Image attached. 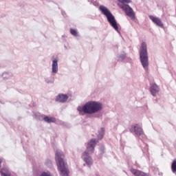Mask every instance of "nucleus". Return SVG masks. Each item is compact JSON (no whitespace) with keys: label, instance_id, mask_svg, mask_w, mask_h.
Instances as JSON below:
<instances>
[{"label":"nucleus","instance_id":"1","mask_svg":"<svg viewBox=\"0 0 176 176\" xmlns=\"http://www.w3.org/2000/svg\"><path fill=\"white\" fill-rule=\"evenodd\" d=\"M77 111L79 112L80 115H83V113L87 115H94V113L102 111V103L91 100L87 102L82 107L78 106L77 107Z\"/></svg>","mask_w":176,"mask_h":176},{"label":"nucleus","instance_id":"2","mask_svg":"<svg viewBox=\"0 0 176 176\" xmlns=\"http://www.w3.org/2000/svg\"><path fill=\"white\" fill-rule=\"evenodd\" d=\"M55 160L60 175L69 176V170L68 169V164L64 161V153L60 150H56L55 153Z\"/></svg>","mask_w":176,"mask_h":176},{"label":"nucleus","instance_id":"3","mask_svg":"<svg viewBox=\"0 0 176 176\" xmlns=\"http://www.w3.org/2000/svg\"><path fill=\"white\" fill-rule=\"evenodd\" d=\"M96 145L97 140L96 139H91L87 143V151L83 152L82 155V159L89 168L91 167L94 162L89 153H94V148H96Z\"/></svg>","mask_w":176,"mask_h":176},{"label":"nucleus","instance_id":"4","mask_svg":"<svg viewBox=\"0 0 176 176\" xmlns=\"http://www.w3.org/2000/svg\"><path fill=\"white\" fill-rule=\"evenodd\" d=\"M99 10L101 12L102 14L105 16L108 23L113 28V30H115V31H117V32H119V26L118 25V21H116L115 16L112 14V12H111L109 9L105 7V6H100Z\"/></svg>","mask_w":176,"mask_h":176},{"label":"nucleus","instance_id":"5","mask_svg":"<svg viewBox=\"0 0 176 176\" xmlns=\"http://www.w3.org/2000/svg\"><path fill=\"white\" fill-rule=\"evenodd\" d=\"M140 61L145 71L148 70L149 67V56H148V47L146 43L143 42L141 44L140 50L139 51Z\"/></svg>","mask_w":176,"mask_h":176},{"label":"nucleus","instance_id":"6","mask_svg":"<svg viewBox=\"0 0 176 176\" xmlns=\"http://www.w3.org/2000/svg\"><path fill=\"white\" fill-rule=\"evenodd\" d=\"M129 131L132 133V134H135L136 137H138L140 140L145 138V134L144 133V131L138 124H134L131 125V128L129 129Z\"/></svg>","mask_w":176,"mask_h":176},{"label":"nucleus","instance_id":"7","mask_svg":"<svg viewBox=\"0 0 176 176\" xmlns=\"http://www.w3.org/2000/svg\"><path fill=\"white\" fill-rule=\"evenodd\" d=\"M121 9L124 10L126 16L130 17L131 20H135V12H134V10H133V8L129 4H123L121 6Z\"/></svg>","mask_w":176,"mask_h":176},{"label":"nucleus","instance_id":"8","mask_svg":"<svg viewBox=\"0 0 176 176\" xmlns=\"http://www.w3.org/2000/svg\"><path fill=\"white\" fill-rule=\"evenodd\" d=\"M148 17L150 20H151V21L155 24V25L160 27V28H164V24H163L162 19H160L159 17L154 16L153 15H150Z\"/></svg>","mask_w":176,"mask_h":176},{"label":"nucleus","instance_id":"9","mask_svg":"<svg viewBox=\"0 0 176 176\" xmlns=\"http://www.w3.org/2000/svg\"><path fill=\"white\" fill-rule=\"evenodd\" d=\"M39 120H44L45 123H56L57 120L54 117L49 116H43L39 115Z\"/></svg>","mask_w":176,"mask_h":176},{"label":"nucleus","instance_id":"10","mask_svg":"<svg viewBox=\"0 0 176 176\" xmlns=\"http://www.w3.org/2000/svg\"><path fill=\"white\" fill-rule=\"evenodd\" d=\"M160 91V88L156 83L152 84V85L150 87V93L153 97H156L157 96V94Z\"/></svg>","mask_w":176,"mask_h":176},{"label":"nucleus","instance_id":"11","mask_svg":"<svg viewBox=\"0 0 176 176\" xmlns=\"http://www.w3.org/2000/svg\"><path fill=\"white\" fill-rule=\"evenodd\" d=\"M68 98H69L68 95L64 94H60L56 97L55 101L56 102H61L62 104H64V102H67V100H68Z\"/></svg>","mask_w":176,"mask_h":176},{"label":"nucleus","instance_id":"12","mask_svg":"<svg viewBox=\"0 0 176 176\" xmlns=\"http://www.w3.org/2000/svg\"><path fill=\"white\" fill-rule=\"evenodd\" d=\"M52 74H57L58 72V59L57 58L52 60Z\"/></svg>","mask_w":176,"mask_h":176},{"label":"nucleus","instance_id":"13","mask_svg":"<svg viewBox=\"0 0 176 176\" xmlns=\"http://www.w3.org/2000/svg\"><path fill=\"white\" fill-rule=\"evenodd\" d=\"M131 173L135 176H149L147 173L134 168L131 169Z\"/></svg>","mask_w":176,"mask_h":176},{"label":"nucleus","instance_id":"14","mask_svg":"<svg viewBox=\"0 0 176 176\" xmlns=\"http://www.w3.org/2000/svg\"><path fill=\"white\" fill-rule=\"evenodd\" d=\"M126 56L127 55L126 52H124V51H122L120 54L118 55V61H121V62L124 61Z\"/></svg>","mask_w":176,"mask_h":176},{"label":"nucleus","instance_id":"15","mask_svg":"<svg viewBox=\"0 0 176 176\" xmlns=\"http://www.w3.org/2000/svg\"><path fill=\"white\" fill-rule=\"evenodd\" d=\"M105 134V129L104 128H101L100 129V131H98V140H102V138H104V135Z\"/></svg>","mask_w":176,"mask_h":176},{"label":"nucleus","instance_id":"16","mask_svg":"<svg viewBox=\"0 0 176 176\" xmlns=\"http://www.w3.org/2000/svg\"><path fill=\"white\" fill-rule=\"evenodd\" d=\"M0 174L1 176H10V173L9 170L6 168H3L0 170Z\"/></svg>","mask_w":176,"mask_h":176},{"label":"nucleus","instance_id":"17","mask_svg":"<svg viewBox=\"0 0 176 176\" xmlns=\"http://www.w3.org/2000/svg\"><path fill=\"white\" fill-rule=\"evenodd\" d=\"M45 82L47 83V85L54 83V76H50V77L45 78Z\"/></svg>","mask_w":176,"mask_h":176},{"label":"nucleus","instance_id":"18","mask_svg":"<svg viewBox=\"0 0 176 176\" xmlns=\"http://www.w3.org/2000/svg\"><path fill=\"white\" fill-rule=\"evenodd\" d=\"M2 78L3 80H8V79H10V78H12V74L8 72H4L2 74Z\"/></svg>","mask_w":176,"mask_h":176},{"label":"nucleus","instance_id":"19","mask_svg":"<svg viewBox=\"0 0 176 176\" xmlns=\"http://www.w3.org/2000/svg\"><path fill=\"white\" fill-rule=\"evenodd\" d=\"M171 170L173 173H176V160H174L171 164Z\"/></svg>","mask_w":176,"mask_h":176},{"label":"nucleus","instance_id":"20","mask_svg":"<svg viewBox=\"0 0 176 176\" xmlns=\"http://www.w3.org/2000/svg\"><path fill=\"white\" fill-rule=\"evenodd\" d=\"M70 34L74 36H78V32L75 29H70Z\"/></svg>","mask_w":176,"mask_h":176},{"label":"nucleus","instance_id":"21","mask_svg":"<svg viewBox=\"0 0 176 176\" xmlns=\"http://www.w3.org/2000/svg\"><path fill=\"white\" fill-rule=\"evenodd\" d=\"M45 164L47 167H52V160H46Z\"/></svg>","mask_w":176,"mask_h":176},{"label":"nucleus","instance_id":"22","mask_svg":"<svg viewBox=\"0 0 176 176\" xmlns=\"http://www.w3.org/2000/svg\"><path fill=\"white\" fill-rule=\"evenodd\" d=\"M121 3H131V0H118Z\"/></svg>","mask_w":176,"mask_h":176},{"label":"nucleus","instance_id":"23","mask_svg":"<svg viewBox=\"0 0 176 176\" xmlns=\"http://www.w3.org/2000/svg\"><path fill=\"white\" fill-rule=\"evenodd\" d=\"M104 146H102V147L100 148V155H104Z\"/></svg>","mask_w":176,"mask_h":176},{"label":"nucleus","instance_id":"24","mask_svg":"<svg viewBox=\"0 0 176 176\" xmlns=\"http://www.w3.org/2000/svg\"><path fill=\"white\" fill-rule=\"evenodd\" d=\"M61 14L63 16V17H66L67 16V14H65V11L64 10H61Z\"/></svg>","mask_w":176,"mask_h":176},{"label":"nucleus","instance_id":"25","mask_svg":"<svg viewBox=\"0 0 176 176\" xmlns=\"http://www.w3.org/2000/svg\"><path fill=\"white\" fill-rule=\"evenodd\" d=\"M127 63H132L133 60L130 57L126 58Z\"/></svg>","mask_w":176,"mask_h":176},{"label":"nucleus","instance_id":"26","mask_svg":"<svg viewBox=\"0 0 176 176\" xmlns=\"http://www.w3.org/2000/svg\"><path fill=\"white\" fill-rule=\"evenodd\" d=\"M64 47L66 50H68V47H67V45H64Z\"/></svg>","mask_w":176,"mask_h":176},{"label":"nucleus","instance_id":"27","mask_svg":"<svg viewBox=\"0 0 176 176\" xmlns=\"http://www.w3.org/2000/svg\"><path fill=\"white\" fill-rule=\"evenodd\" d=\"M95 175L96 176H100V174H98V173H96Z\"/></svg>","mask_w":176,"mask_h":176},{"label":"nucleus","instance_id":"28","mask_svg":"<svg viewBox=\"0 0 176 176\" xmlns=\"http://www.w3.org/2000/svg\"><path fill=\"white\" fill-rule=\"evenodd\" d=\"M2 163V159L0 158V164Z\"/></svg>","mask_w":176,"mask_h":176},{"label":"nucleus","instance_id":"29","mask_svg":"<svg viewBox=\"0 0 176 176\" xmlns=\"http://www.w3.org/2000/svg\"><path fill=\"white\" fill-rule=\"evenodd\" d=\"M94 118H98V116L96 115L94 116Z\"/></svg>","mask_w":176,"mask_h":176}]
</instances>
